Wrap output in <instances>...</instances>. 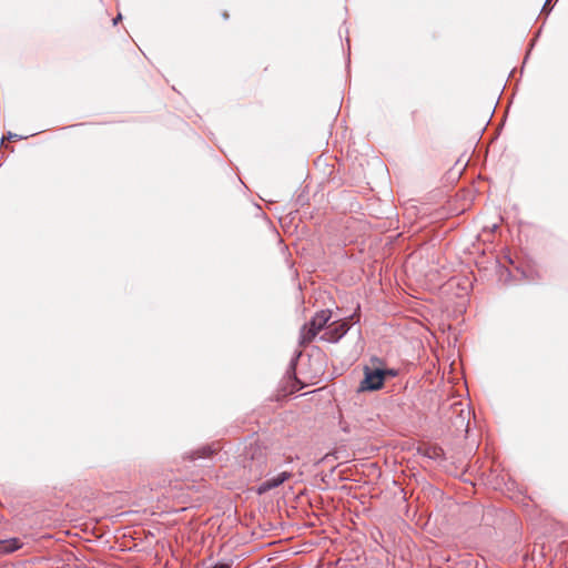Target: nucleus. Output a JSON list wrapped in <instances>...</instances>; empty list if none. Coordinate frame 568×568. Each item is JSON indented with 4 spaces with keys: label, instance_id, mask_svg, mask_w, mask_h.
Masks as SVG:
<instances>
[{
    "label": "nucleus",
    "instance_id": "1",
    "mask_svg": "<svg viewBox=\"0 0 568 568\" xmlns=\"http://www.w3.org/2000/svg\"><path fill=\"white\" fill-rule=\"evenodd\" d=\"M348 322H308L301 328V344L311 343L317 335L325 342H337L349 326Z\"/></svg>",
    "mask_w": 568,
    "mask_h": 568
},
{
    "label": "nucleus",
    "instance_id": "2",
    "mask_svg": "<svg viewBox=\"0 0 568 568\" xmlns=\"http://www.w3.org/2000/svg\"><path fill=\"white\" fill-rule=\"evenodd\" d=\"M363 371L364 378L359 384L361 392L378 390L384 386L387 378L397 375L396 369L385 368L384 362L378 357H372L371 365L364 366Z\"/></svg>",
    "mask_w": 568,
    "mask_h": 568
},
{
    "label": "nucleus",
    "instance_id": "3",
    "mask_svg": "<svg viewBox=\"0 0 568 568\" xmlns=\"http://www.w3.org/2000/svg\"><path fill=\"white\" fill-rule=\"evenodd\" d=\"M292 477V474L288 473V471H282L281 474H278L277 476L273 477V478H270L265 481H263L258 488H257V493L258 494H264L273 488H276L278 487L280 485H282L284 481L288 480L290 478Z\"/></svg>",
    "mask_w": 568,
    "mask_h": 568
},
{
    "label": "nucleus",
    "instance_id": "4",
    "mask_svg": "<svg viewBox=\"0 0 568 568\" xmlns=\"http://www.w3.org/2000/svg\"><path fill=\"white\" fill-rule=\"evenodd\" d=\"M21 548V542L17 538L0 540V554H10Z\"/></svg>",
    "mask_w": 568,
    "mask_h": 568
},
{
    "label": "nucleus",
    "instance_id": "5",
    "mask_svg": "<svg viewBox=\"0 0 568 568\" xmlns=\"http://www.w3.org/2000/svg\"><path fill=\"white\" fill-rule=\"evenodd\" d=\"M264 465H265V458H264L263 454H262V453H260V454H258V457H257V463H256V465L252 462V463H251L250 465H247L246 467H248L251 471H252V470H253V468L255 467V474L257 475V474H260V473L262 471V469H263Z\"/></svg>",
    "mask_w": 568,
    "mask_h": 568
},
{
    "label": "nucleus",
    "instance_id": "6",
    "mask_svg": "<svg viewBox=\"0 0 568 568\" xmlns=\"http://www.w3.org/2000/svg\"><path fill=\"white\" fill-rule=\"evenodd\" d=\"M442 452H443L442 448L435 446V447L427 448L425 454L430 458H436L442 455Z\"/></svg>",
    "mask_w": 568,
    "mask_h": 568
},
{
    "label": "nucleus",
    "instance_id": "7",
    "mask_svg": "<svg viewBox=\"0 0 568 568\" xmlns=\"http://www.w3.org/2000/svg\"><path fill=\"white\" fill-rule=\"evenodd\" d=\"M332 316V312L329 310H322L318 312L312 320H329Z\"/></svg>",
    "mask_w": 568,
    "mask_h": 568
},
{
    "label": "nucleus",
    "instance_id": "8",
    "mask_svg": "<svg viewBox=\"0 0 568 568\" xmlns=\"http://www.w3.org/2000/svg\"><path fill=\"white\" fill-rule=\"evenodd\" d=\"M212 568H231L230 564L226 562H219L214 565Z\"/></svg>",
    "mask_w": 568,
    "mask_h": 568
},
{
    "label": "nucleus",
    "instance_id": "9",
    "mask_svg": "<svg viewBox=\"0 0 568 568\" xmlns=\"http://www.w3.org/2000/svg\"><path fill=\"white\" fill-rule=\"evenodd\" d=\"M18 134L9 133L8 139H21Z\"/></svg>",
    "mask_w": 568,
    "mask_h": 568
},
{
    "label": "nucleus",
    "instance_id": "10",
    "mask_svg": "<svg viewBox=\"0 0 568 568\" xmlns=\"http://www.w3.org/2000/svg\"><path fill=\"white\" fill-rule=\"evenodd\" d=\"M122 19V16L121 13L118 14V17L113 20V24H116L118 21H120Z\"/></svg>",
    "mask_w": 568,
    "mask_h": 568
},
{
    "label": "nucleus",
    "instance_id": "11",
    "mask_svg": "<svg viewBox=\"0 0 568 568\" xmlns=\"http://www.w3.org/2000/svg\"><path fill=\"white\" fill-rule=\"evenodd\" d=\"M343 320H344V321H347V320H353V315H349V316H345V317H344Z\"/></svg>",
    "mask_w": 568,
    "mask_h": 568
},
{
    "label": "nucleus",
    "instance_id": "12",
    "mask_svg": "<svg viewBox=\"0 0 568 568\" xmlns=\"http://www.w3.org/2000/svg\"><path fill=\"white\" fill-rule=\"evenodd\" d=\"M550 0H546L545 4H544V9L542 10H546L547 8V4L549 3Z\"/></svg>",
    "mask_w": 568,
    "mask_h": 568
}]
</instances>
